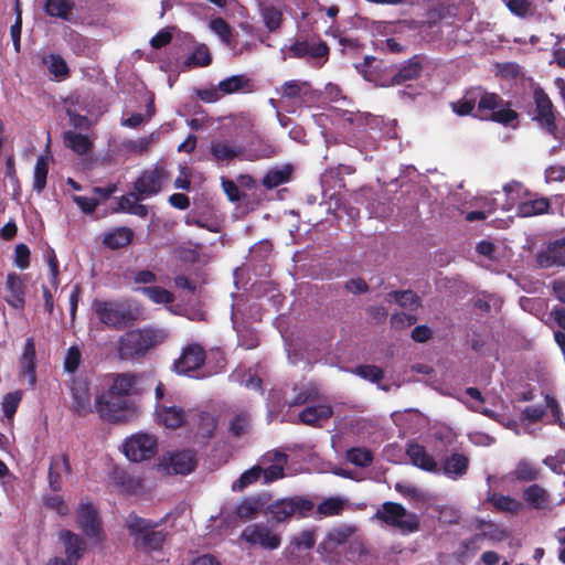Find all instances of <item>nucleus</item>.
<instances>
[{
	"label": "nucleus",
	"instance_id": "1",
	"mask_svg": "<svg viewBox=\"0 0 565 565\" xmlns=\"http://www.w3.org/2000/svg\"><path fill=\"white\" fill-rule=\"evenodd\" d=\"M168 338L169 331L156 326L129 330L118 339V356L127 361L143 359L150 351L164 343Z\"/></svg>",
	"mask_w": 565,
	"mask_h": 565
},
{
	"label": "nucleus",
	"instance_id": "2",
	"mask_svg": "<svg viewBox=\"0 0 565 565\" xmlns=\"http://www.w3.org/2000/svg\"><path fill=\"white\" fill-rule=\"evenodd\" d=\"M259 145L258 149H254V140L245 149L239 146L232 145L227 140H212L210 145V154L217 164L230 163L234 159L255 161L268 159L275 154L274 148L265 143L259 137L256 138Z\"/></svg>",
	"mask_w": 565,
	"mask_h": 565
},
{
	"label": "nucleus",
	"instance_id": "3",
	"mask_svg": "<svg viewBox=\"0 0 565 565\" xmlns=\"http://www.w3.org/2000/svg\"><path fill=\"white\" fill-rule=\"evenodd\" d=\"M93 309L102 323L115 330L132 324L140 316V310L128 300L95 299Z\"/></svg>",
	"mask_w": 565,
	"mask_h": 565
},
{
	"label": "nucleus",
	"instance_id": "4",
	"mask_svg": "<svg viewBox=\"0 0 565 565\" xmlns=\"http://www.w3.org/2000/svg\"><path fill=\"white\" fill-rule=\"evenodd\" d=\"M478 118L512 126L519 118V114L512 109V104L504 100L499 94L491 93L478 86Z\"/></svg>",
	"mask_w": 565,
	"mask_h": 565
},
{
	"label": "nucleus",
	"instance_id": "5",
	"mask_svg": "<svg viewBox=\"0 0 565 565\" xmlns=\"http://www.w3.org/2000/svg\"><path fill=\"white\" fill-rule=\"evenodd\" d=\"M95 408L102 419L115 424L127 423L135 415L130 399L111 394L110 390L96 396Z\"/></svg>",
	"mask_w": 565,
	"mask_h": 565
},
{
	"label": "nucleus",
	"instance_id": "6",
	"mask_svg": "<svg viewBox=\"0 0 565 565\" xmlns=\"http://www.w3.org/2000/svg\"><path fill=\"white\" fill-rule=\"evenodd\" d=\"M374 518L388 526L398 529L403 534L417 532L420 526L419 516L407 511L401 503L386 501L374 514Z\"/></svg>",
	"mask_w": 565,
	"mask_h": 565
},
{
	"label": "nucleus",
	"instance_id": "7",
	"mask_svg": "<svg viewBox=\"0 0 565 565\" xmlns=\"http://www.w3.org/2000/svg\"><path fill=\"white\" fill-rule=\"evenodd\" d=\"M315 502L306 497L294 495L273 502L265 507L264 514H270L277 523L289 521L292 516L303 519L310 515Z\"/></svg>",
	"mask_w": 565,
	"mask_h": 565
},
{
	"label": "nucleus",
	"instance_id": "8",
	"mask_svg": "<svg viewBox=\"0 0 565 565\" xmlns=\"http://www.w3.org/2000/svg\"><path fill=\"white\" fill-rule=\"evenodd\" d=\"M157 523L151 520L138 516L135 513L128 515L126 526L132 536H139L142 545L148 551H160L166 541L167 534L163 531H154Z\"/></svg>",
	"mask_w": 565,
	"mask_h": 565
},
{
	"label": "nucleus",
	"instance_id": "9",
	"mask_svg": "<svg viewBox=\"0 0 565 565\" xmlns=\"http://www.w3.org/2000/svg\"><path fill=\"white\" fill-rule=\"evenodd\" d=\"M533 100L535 108L532 119L542 130L552 136L554 139H558L556 110L550 96L541 86H536L533 89Z\"/></svg>",
	"mask_w": 565,
	"mask_h": 565
},
{
	"label": "nucleus",
	"instance_id": "10",
	"mask_svg": "<svg viewBox=\"0 0 565 565\" xmlns=\"http://www.w3.org/2000/svg\"><path fill=\"white\" fill-rule=\"evenodd\" d=\"M157 446V438L153 435L140 433L126 439L124 454L130 461L140 462L154 457Z\"/></svg>",
	"mask_w": 565,
	"mask_h": 565
},
{
	"label": "nucleus",
	"instance_id": "11",
	"mask_svg": "<svg viewBox=\"0 0 565 565\" xmlns=\"http://www.w3.org/2000/svg\"><path fill=\"white\" fill-rule=\"evenodd\" d=\"M167 172L163 167L156 166L152 169H146L134 182V190L137 192L136 200H145L157 195L161 189Z\"/></svg>",
	"mask_w": 565,
	"mask_h": 565
},
{
	"label": "nucleus",
	"instance_id": "12",
	"mask_svg": "<svg viewBox=\"0 0 565 565\" xmlns=\"http://www.w3.org/2000/svg\"><path fill=\"white\" fill-rule=\"evenodd\" d=\"M76 523L82 532L98 543L105 540L98 511L92 503H82L77 510Z\"/></svg>",
	"mask_w": 565,
	"mask_h": 565
},
{
	"label": "nucleus",
	"instance_id": "13",
	"mask_svg": "<svg viewBox=\"0 0 565 565\" xmlns=\"http://www.w3.org/2000/svg\"><path fill=\"white\" fill-rule=\"evenodd\" d=\"M328 44L320 39H299L288 49L287 54L291 58H327L329 55Z\"/></svg>",
	"mask_w": 565,
	"mask_h": 565
},
{
	"label": "nucleus",
	"instance_id": "14",
	"mask_svg": "<svg viewBox=\"0 0 565 565\" xmlns=\"http://www.w3.org/2000/svg\"><path fill=\"white\" fill-rule=\"evenodd\" d=\"M241 539L250 545H260L266 550H276L281 543L280 536L273 533L271 530L263 523L246 526L241 534Z\"/></svg>",
	"mask_w": 565,
	"mask_h": 565
},
{
	"label": "nucleus",
	"instance_id": "15",
	"mask_svg": "<svg viewBox=\"0 0 565 565\" xmlns=\"http://www.w3.org/2000/svg\"><path fill=\"white\" fill-rule=\"evenodd\" d=\"M206 353L199 343L188 344L179 359L173 363V370L178 374L188 375L190 372L199 370L205 362Z\"/></svg>",
	"mask_w": 565,
	"mask_h": 565
},
{
	"label": "nucleus",
	"instance_id": "16",
	"mask_svg": "<svg viewBox=\"0 0 565 565\" xmlns=\"http://www.w3.org/2000/svg\"><path fill=\"white\" fill-rule=\"evenodd\" d=\"M72 473L70 456L67 454L54 455L50 459L47 479L50 489L60 492L63 488L62 475Z\"/></svg>",
	"mask_w": 565,
	"mask_h": 565
},
{
	"label": "nucleus",
	"instance_id": "17",
	"mask_svg": "<svg viewBox=\"0 0 565 565\" xmlns=\"http://www.w3.org/2000/svg\"><path fill=\"white\" fill-rule=\"evenodd\" d=\"M141 377L142 374L130 372L113 374V381L108 390L111 391V394L129 399L131 395L138 393L137 385Z\"/></svg>",
	"mask_w": 565,
	"mask_h": 565
},
{
	"label": "nucleus",
	"instance_id": "18",
	"mask_svg": "<svg viewBox=\"0 0 565 565\" xmlns=\"http://www.w3.org/2000/svg\"><path fill=\"white\" fill-rule=\"evenodd\" d=\"M266 501L263 495H248L239 500L233 514L242 522H247L257 518L259 513H264Z\"/></svg>",
	"mask_w": 565,
	"mask_h": 565
},
{
	"label": "nucleus",
	"instance_id": "19",
	"mask_svg": "<svg viewBox=\"0 0 565 565\" xmlns=\"http://www.w3.org/2000/svg\"><path fill=\"white\" fill-rule=\"evenodd\" d=\"M71 394L72 409L77 416L85 417L93 412L88 383L75 381L71 386Z\"/></svg>",
	"mask_w": 565,
	"mask_h": 565
},
{
	"label": "nucleus",
	"instance_id": "20",
	"mask_svg": "<svg viewBox=\"0 0 565 565\" xmlns=\"http://www.w3.org/2000/svg\"><path fill=\"white\" fill-rule=\"evenodd\" d=\"M154 414L157 423L169 429H177L185 423L184 409L175 405L157 404Z\"/></svg>",
	"mask_w": 565,
	"mask_h": 565
},
{
	"label": "nucleus",
	"instance_id": "21",
	"mask_svg": "<svg viewBox=\"0 0 565 565\" xmlns=\"http://www.w3.org/2000/svg\"><path fill=\"white\" fill-rule=\"evenodd\" d=\"M6 301L15 309H22L25 305V284L20 275L12 271L6 279Z\"/></svg>",
	"mask_w": 565,
	"mask_h": 565
},
{
	"label": "nucleus",
	"instance_id": "22",
	"mask_svg": "<svg viewBox=\"0 0 565 565\" xmlns=\"http://www.w3.org/2000/svg\"><path fill=\"white\" fill-rule=\"evenodd\" d=\"M196 462L195 451L182 450L169 457L166 469L174 475H189L194 470Z\"/></svg>",
	"mask_w": 565,
	"mask_h": 565
},
{
	"label": "nucleus",
	"instance_id": "23",
	"mask_svg": "<svg viewBox=\"0 0 565 565\" xmlns=\"http://www.w3.org/2000/svg\"><path fill=\"white\" fill-rule=\"evenodd\" d=\"M192 424L196 427L194 437L199 444H206L215 433L217 419L207 412H199L193 415Z\"/></svg>",
	"mask_w": 565,
	"mask_h": 565
},
{
	"label": "nucleus",
	"instance_id": "24",
	"mask_svg": "<svg viewBox=\"0 0 565 565\" xmlns=\"http://www.w3.org/2000/svg\"><path fill=\"white\" fill-rule=\"evenodd\" d=\"M522 499L534 510H551V495L546 489L537 483H532L522 491Z\"/></svg>",
	"mask_w": 565,
	"mask_h": 565
},
{
	"label": "nucleus",
	"instance_id": "25",
	"mask_svg": "<svg viewBox=\"0 0 565 565\" xmlns=\"http://www.w3.org/2000/svg\"><path fill=\"white\" fill-rule=\"evenodd\" d=\"M422 71L423 58L419 55H414L397 68L390 81V85H403L408 81H414L419 77Z\"/></svg>",
	"mask_w": 565,
	"mask_h": 565
},
{
	"label": "nucleus",
	"instance_id": "26",
	"mask_svg": "<svg viewBox=\"0 0 565 565\" xmlns=\"http://www.w3.org/2000/svg\"><path fill=\"white\" fill-rule=\"evenodd\" d=\"M135 233L128 226H118L110 228L103 234L102 243L109 249H120L127 247L134 239Z\"/></svg>",
	"mask_w": 565,
	"mask_h": 565
},
{
	"label": "nucleus",
	"instance_id": "27",
	"mask_svg": "<svg viewBox=\"0 0 565 565\" xmlns=\"http://www.w3.org/2000/svg\"><path fill=\"white\" fill-rule=\"evenodd\" d=\"M536 262L542 268L553 266L565 267V250L561 243L555 239L548 243L546 248L536 255Z\"/></svg>",
	"mask_w": 565,
	"mask_h": 565
},
{
	"label": "nucleus",
	"instance_id": "28",
	"mask_svg": "<svg viewBox=\"0 0 565 565\" xmlns=\"http://www.w3.org/2000/svg\"><path fill=\"white\" fill-rule=\"evenodd\" d=\"M265 460L271 462L270 466L263 469L262 475L264 476V482L270 483L278 479H281L285 473V466L288 461V456L281 451H270L264 456Z\"/></svg>",
	"mask_w": 565,
	"mask_h": 565
},
{
	"label": "nucleus",
	"instance_id": "29",
	"mask_svg": "<svg viewBox=\"0 0 565 565\" xmlns=\"http://www.w3.org/2000/svg\"><path fill=\"white\" fill-rule=\"evenodd\" d=\"M406 454L409 457L411 462L417 468L428 471L437 472L438 467L435 459L427 452L423 445L412 443L407 446Z\"/></svg>",
	"mask_w": 565,
	"mask_h": 565
},
{
	"label": "nucleus",
	"instance_id": "30",
	"mask_svg": "<svg viewBox=\"0 0 565 565\" xmlns=\"http://www.w3.org/2000/svg\"><path fill=\"white\" fill-rule=\"evenodd\" d=\"M61 539L65 545L66 561H68L71 565H76L86 551L85 541L78 534L68 530L61 533Z\"/></svg>",
	"mask_w": 565,
	"mask_h": 565
},
{
	"label": "nucleus",
	"instance_id": "31",
	"mask_svg": "<svg viewBox=\"0 0 565 565\" xmlns=\"http://www.w3.org/2000/svg\"><path fill=\"white\" fill-rule=\"evenodd\" d=\"M469 463V458L466 455L454 452L445 458L441 470L447 478L457 480L467 473Z\"/></svg>",
	"mask_w": 565,
	"mask_h": 565
},
{
	"label": "nucleus",
	"instance_id": "32",
	"mask_svg": "<svg viewBox=\"0 0 565 565\" xmlns=\"http://www.w3.org/2000/svg\"><path fill=\"white\" fill-rule=\"evenodd\" d=\"M541 469L532 461L527 459H521L518 461L515 468L508 473V478L511 481L518 482H533L541 478Z\"/></svg>",
	"mask_w": 565,
	"mask_h": 565
},
{
	"label": "nucleus",
	"instance_id": "33",
	"mask_svg": "<svg viewBox=\"0 0 565 565\" xmlns=\"http://www.w3.org/2000/svg\"><path fill=\"white\" fill-rule=\"evenodd\" d=\"M333 415V409L330 405H315L306 407L299 414L300 423L313 427H321V422L328 420Z\"/></svg>",
	"mask_w": 565,
	"mask_h": 565
},
{
	"label": "nucleus",
	"instance_id": "34",
	"mask_svg": "<svg viewBox=\"0 0 565 565\" xmlns=\"http://www.w3.org/2000/svg\"><path fill=\"white\" fill-rule=\"evenodd\" d=\"M478 107V88L471 87L466 90L463 96L455 102L451 103V109L455 114L458 116H473L477 117L478 111L475 113L476 108Z\"/></svg>",
	"mask_w": 565,
	"mask_h": 565
},
{
	"label": "nucleus",
	"instance_id": "35",
	"mask_svg": "<svg viewBox=\"0 0 565 565\" xmlns=\"http://www.w3.org/2000/svg\"><path fill=\"white\" fill-rule=\"evenodd\" d=\"M209 28L212 32H214L220 40L230 49L235 50L237 44V34L233 33V30L228 22L222 18L216 17L213 18L210 23Z\"/></svg>",
	"mask_w": 565,
	"mask_h": 565
},
{
	"label": "nucleus",
	"instance_id": "36",
	"mask_svg": "<svg viewBox=\"0 0 565 565\" xmlns=\"http://www.w3.org/2000/svg\"><path fill=\"white\" fill-rule=\"evenodd\" d=\"M487 501L499 512L516 514L523 509V503L520 500L499 492L490 493Z\"/></svg>",
	"mask_w": 565,
	"mask_h": 565
},
{
	"label": "nucleus",
	"instance_id": "37",
	"mask_svg": "<svg viewBox=\"0 0 565 565\" xmlns=\"http://www.w3.org/2000/svg\"><path fill=\"white\" fill-rule=\"evenodd\" d=\"M64 145L79 156L87 154L93 148V141L82 134L65 131L63 134Z\"/></svg>",
	"mask_w": 565,
	"mask_h": 565
},
{
	"label": "nucleus",
	"instance_id": "38",
	"mask_svg": "<svg viewBox=\"0 0 565 565\" xmlns=\"http://www.w3.org/2000/svg\"><path fill=\"white\" fill-rule=\"evenodd\" d=\"M75 3L72 0H45L44 11L49 17L70 21Z\"/></svg>",
	"mask_w": 565,
	"mask_h": 565
},
{
	"label": "nucleus",
	"instance_id": "39",
	"mask_svg": "<svg viewBox=\"0 0 565 565\" xmlns=\"http://www.w3.org/2000/svg\"><path fill=\"white\" fill-rule=\"evenodd\" d=\"M551 207L550 200L546 198H539L521 202L516 207V213L521 217H531L547 213Z\"/></svg>",
	"mask_w": 565,
	"mask_h": 565
},
{
	"label": "nucleus",
	"instance_id": "40",
	"mask_svg": "<svg viewBox=\"0 0 565 565\" xmlns=\"http://www.w3.org/2000/svg\"><path fill=\"white\" fill-rule=\"evenodd\" d=\"M248 85L249 78L244 74H239L222 79L217 86L221 95L224 96L244 90Z\"/></svg>",
	"mask_w": 565,
	"mask_h": 565
},
{
	"label": "nucleus",
	"instance_id": "41",
	"mask_svg": "<svg viewBox=\"0 0 565 565\" xmlns=\"http://www.w3.org/2000/svg\"><path fill=\"white\" fill-rule=\"evenodd\" d=\"M43 62L54 77L65 79L70 76V67L60 54L51 53L43 58Z\"/></svg>",
	"mask_w": 565,
	"mask_h": 565
},
{
	"label": "nucleus",
	"instance_id": "42",
	"mask_svg": "<svg viewBox=\"0 0 565 565\" xmlns=\"http://www.w3.org/2000/svg\"><path fill=\"white\" fill-rule=\"evenodd\" d=\"M212 56L206 44H198L190 56L184 61L188 67H206L211 65Z\"/></svg>",
	"mask_w": 565,
	"mask_h": 565
},
{
	"label": "nucleus",
	"instance_id": "43",
	"mask_svg": "<svg viewBox=\"0 0 565 565\" xmlns=\"http://www.w3.org/2000/svg\"><path fill=\"white\" fill-rule=\"evenodd\" d=\"M388 297L394 300L403 308L411 311H415L420 307V298L413 290H395L388 294Z\"/></svg>",
	"mask_w": 565,
	"mask_h": 565
},
{
	"label": "nucleus",
	"instance_id": "44",
	"mask_svg": "<svg viewBox=\"0 0 565 565\" xmlns=\"http://www.w3.org/2000/svg\"><path fill=\"white\" fill-rule=\"evenodd\" d=\"M137 290L158 305L171 303L174 300V295L160 286L140 287Z\"/></svg>",
	"mask_w": 565,
	"mask_h": 565
},
{
	"label": "nucleus",
	"instance_id": "45",
	"mask_svg": "<svg viewBox=\"0 0 565 565\" xmlns=\"http://www.w3.org/2000/svg\"><path fill=\"white\" fill-rule=\"evenodd\" d=\"M49 173V159L40 156L36 160L33 173V190L42 193L46 186V179Z\"/></svg>",
	"mask_w": 565,
	"mask_h": 565
},
{
	"label": "nucleus",
	"instance_id": "46",
	"mask_svg": "<svg viewBox=\"0 0 565 565\" xmlns=\"http://www.w3.org/2000/svg\"><path fill=\"white\" fill-rule=\"evenodd\" d=\"M263 472V468L259 466H254L250 469L244 471L237 480H235L232 484V490L234 492H242L247 487L257 482Z\"/></svg>",
	"mask_w": 565,
	"mask_h": 565
},
{
	"label": "nucleus",
	"instance_id": "47",
	"mask_svg": "<svg viewBox=\"0 0 565 565\" xmlns=\"http://www.w3.org/2000/svg\"><path fill=\"white\" fill-rule=\"evenodd\" d=\"M262 15L266 28L270 32H276L280 29L284 21V14L280 9L275 6H266L262 9Z\"/></svg>",
	"mask_w": 565,
	"mask_h": 565
},
{
	"label": "nucleus",
	"instance_id": "48",
	"mask_svg": "<svg viewBox=\"0 0 565 565\" xmlns=\"http://www.w3.org/2000/svg\"><path fill=\"white\" fill-rule=\"evenodd\" d=\"M35 347L33 339H28L24 345L23 363L25 364V374L30 377V382L34 385L36 381L35 376Z\"/></svg>",
	"mask_w": 565,
	"mask_h": 565
},
{
	"label": "nucleus",
	"instance_id": "49",
	"mask_svg": "<svg viewBox=\"0 0 565 565\" xmlns=\"http://www.w3.org/2000/svg\"><path fill=\"white\" fill-rule=\"evenodd\" d=\"M347 459L354 466L369 467L373 462V454L367 448L353 447L348 450Z\"/></svg>",
	"mask_w": 565,
	"mask_h": 565
},
{
	"label": "nucleus",
	"instance_id": "50",
	"mask_svg": "<svg viewBox=\"0 0 565 565\" xmlns=\"http://www.w3.org/2000/svg\"><path fill=\"white\" fill-rule=\"evenodd\" d=\"M250 427V415L247 412L236 414L230 422L228 431L234 437L245 435Z\"/></svg>",
	"mask_w": 565,
	"mask_h": 565
},
{
	"label": "nucleus",
	"instance_id": "51",
	"mask_svg": "<svg viewBox=\"0 0 565 565\" xmlns=\"http://www.w3.org/2000/svg\"><path fill=\"white\" fill-rule=\"evenodd\" d=\"M344 508V501L338 497H331L323 500L318 507L317 512L320 515L332 516L342 513Z\"/></svg>",
	"mask_w": 565,
	"mask_h": 565
},
{
	"label": "nucleus",
	"instance_id": "52",
	"mask_svg": "<svg viewBox=\"0 0 565 565\" xmlns=\"http://www.w3.org/2000/svg\"><path fill=\"white\" fill-rule=\"evenodd\" d=\"M488 533L486 531H482L480 533H476L472 536H470L467 540L461 541L460 543V555L461 557L466 556L467 553L475 554L481 548V545L486 539Z\"/></svg>",
	"mask_w": 565,
	"mask_h": 565
},
{
	"label": "nucleus",
	"instance_id": "53",
	"mask_svg": "<svg viewBox=\"0 0 565 565\" xmlns=\"http://www.w3.org/2000/svg\"><path fill=\"white\" fill-rule=\"evenodd\" d=\"M294 391L296 394L289 402V406H300L318 398L317 390L309 386L295 387Z\"/></svg>",
	"mask_w": 565,
	"mask_h": 565
},
{
	"label": "nucleus",
	"instance_id": "54",
	"mask_svg": "<svg viewBox=\"0 0 565 565\" xmlns=\"http://www.w3.org/2000/svg\"><path fill=\"white\" fill-rule=\"evenodd\" d=\"M309 85L306 82H300L297 79L287 81L281 85L279 94L282 98H297L300 97L303 88Z\"/></svg>",
	"mask_w": 565,
	"mask_h": 565
},
{
	"label": "nucleus",
	"instance_id": "55",
	"mask_svg": "<svg viewBox=\"0 0 565 565\" xmlns=\"http://www.w3.org/2000/svg\"><path fill=\"white\" fill-rule=\"evenodd\" d=\"M355 374L372 383H379L384 377V372L376 365H359L355 367Z\"/></svg>",
	"mask_w": 565,
	"mask_h": 565
},
{
	"label": "nucleus",
	"instance_id": "56",
	"mask_svg": "<svg viewBox=\"0 0 565 565\" xmlns=\"http://www.w3.org/2000/svg\"><path fill=\"white\" fill-rule=\"evenodd\" d=\"M507 8L519 18H526L533 14V6L530 0H509Z\"/></svg>",
	"mask_w": 565,
	"mask_h": 565
},
{
	"label": "nucleus",
	"instance_id": "57",
	"mask_svg": "<svg viewBox=\"0 0 565 565\" xmlns=\"http://www.w3.org/2000/svg\"><path fill=\"white\" fill-rule=\"evenodd\" d=\"M291 544L298 548L311 550L316 544V530L307 529L291 539Z\"/></svg>",
	"mask_w": 565,
	"mask_h": 565
},
{
	"label": "nucleus",
	"instance_id": "58",
	"mask_svg": "<svg viewBox=\"0 0 565 565\" xmlns=\"http://www.w3.org/2000/svg\"><path fill=\"white\" fill-rule=\"evenodd\" d=\"M353 533H354V527L348 526V525H341V526L332 529L328 533L327 540H328V542L333 543L335 545H341V544H344Z\"/></svg>",
	"mask_w": 565,
	"mask_h": 565
},
{
	"label": "nucleus",
	"instance_id": "59",
	"mask_svg": "<svg viewBox=\"0 0 565 565\" xmlns=\"http://www.w3.org/2000/svg\"><path fill=\"white\" fill-rule=\"evenodd\" d=\"M15 21L10 28V35L17 53L21 50L22 12L19 2L15 4Z\"/></svg>",
	"mask_w": 565,
	"mask_h": 565
},
{
	"label": "nucleus",
	"instance_id": "60",
	"mask_svg": "<svg viewBox=\"0 0 565 565\" xmlns=\"http://www.w3.org/2000/svg\"><path fill=\"white\" fill-rule=\"evenodd\" d=\"M21 392L8 393L3 399V413L7 418H12L17 413L18 406L21 402Z\"/></svg>",
	"mask_w": 565,
	"mask_h": 565
},
{
	"label": "nucleus",
	"instance_id": "61",
	"mask_svg": "<svg viewBox=\"0 0 565 565\" xmlns=\"http://www.w3.org/2000/svg\"><path fill=\"white\" fill-rule=\"evenodd\" d=\"M417 321V317L415 315L405 313V312H396L391 316V326L395 329H405Z\"/></svg>",
	"mask_w": 565,
	"mask_h": 565
},
{
	"label": "nucleus",
	"instance_id": "62",
	"mask_svg": "<svg viewBox=\"0 0 565 565\" xmlns=\"http://www.w3.org/2000/svg\"><path fill=\"white\" fill-rule=\"evenodd\" d=\"M82 354L77 347H71L67 350L65 361H64V369L68 373H74L77 371L79 363H81Z\"/></svg>",
	"mask_w": 565,
	"mask_h": 565
},
{
	"label": "nucleus",
	"instance_id": "63",
	"mask_svg": "<svg viewBox=\"0 0 565 565\" xmlns=\"http://www.w3.org/2000/svg\"><path fill=\"white\" fill-rule=\"evenodd\" d=\"M14 264L20 269H26L30 266V249L23 243L14 248Z\"/></svg>",
	"mask_w": 565,
	"mask_h": 565
},
{
	"label": "nucleus",
	"instance_id": "64",
	"mask_svg": "<svg viewBox=\"0 0 565 565\" xmlns=\"http://www.w3.org/2000/svg\"><path fill=\"white\" fill-rule=\"evenodd\" d=\"M543 463L555 473H565L563 466L565 465V450H558L554 456H547Z\"/></svg>",
	"mask_w": 565,
	"mask_h": 565
}]
</instances>
